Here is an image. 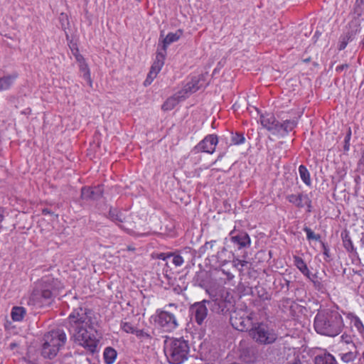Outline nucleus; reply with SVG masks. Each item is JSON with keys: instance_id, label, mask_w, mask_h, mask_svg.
<instances>
[{"instance_id": "f257e3e1", "label": "nucleus", "mask_w": 364, "mask_h": 364, "mask_svg": "<svg viewBox=\"0 0 364 364\" xmlns=\"http://www.w3.org/2000/svg\"><path fill=\"white\" fill-rule=\"evenodd\" d=\"M69 331L75 343L92 354L97 352L99 339L96 336L98 321L94 311L79 307L73 310L68 318Z\"/></svg>"}, {"instance_id": "f03ea898", "label": "nucleus", "mask_w": 364, "mask_h": 364, "mask_svg": "<svg viewBox=\"0 0 364 364\" xmlns=\"http://www.w3.org/2000/svg\"><path fill=\"white\" fill-rule=\"evenodd\" d=\"M63 288L60 280L52 275H45L34 283L30 296L26 299V304L37 307L50 306Z\"/></svg>"}, {"instance_id": "7ed1b4c3", "label": "nucleus", "mask_w": 364, "mask_h": 364, "mask_svg": "<svg viewBox=\"0 0 364 364\" xmlns=\"http://www.w3.org/2000/svg\"><path fill=\"white\" fill-rule=\"evenodd\" d=\"M343 326V318L337 311L321 310L317 313L314 318L315 331L327 336L334 337L338 335Z\"/></svg>"}, {"instance_id": "20e7f679", "label": "nucleus", "mask_w": 364, "mask_h": 364, "mask_svg": "<svg viewBox=\"0 0 364 364\" xmlns=\"http://www.w3.org/2000/svg\"><path fill=\"white\" fill-rule=\"evenodd\" d=\"M188 341L181 338H166L164 341V353L171 364H181L188 358Z\"/></svg>"}, {"instance_id": "39448f33", "label": "nucleus", "mask_w": 364, "mask_h": 364, "mask_svg": "<svg viewBox=\"0 0 364 364\" xmlns=\"http://www.w3.org/2000/svg\"><path fill=\"white\" fill-rule=\"evenodd\" d=\"M66 341V334L63 330L55 329L46 333L43 338L41 355L45 358H54L64 347Z\"/></svg>"}, {"instance_id": "423d86ee", "label": "nucleus", "mask_w": 364, "mask_h": 364, "mask_svg": "<svg viewBox=\"0 0 364 364\" xmlns=\"http://www.w3.org/2000/svg\"><path fill=\"white\" fill-rule=\"evenodd\" d=\"M154 322L166 332H171L178 326V322L174 314L167 310H156Z\"/></svg>"}, {"instance_id": "0eeeda50", "label": "nucleus", "mask_w": 364, "mask_h": 364, "mask_svg": "<svg viewBox=\"0 0 364 364\" xmlns=\"http://www.w3.org/2000/svg\"><path fill=\"white\" fill-rule=\"evenodd\" d=\"M250 335L256 342L260 344L273 343L277 338V335L272 328L264 323H259L250 331Z\"/></svg>"}, {"instance_id": "6e6552de", "label": "nucleus", "mask_w": 364, "mask_h": 364, "mask_svg": "<svg viewBox=\"0 0 364 364\" xmlns=\"http://www.w3.org/2000/svg\"><path fill=\"white\" fill-rule=\"evenodd\" d=\"M232 327L238 331H247L252 324L251 317L243 310L234 311L230 318Z\"/></svg>"}, {"instance_id": "1a4fd4ad", "label": "nucleus", "mask_w": 364, "mask_h": 364, "mask_svg": "<svg viewBox=\"0 0 364 364\" xmlns=\"http://www.w3.org/2000/svg\"><path fill=\"white\" fill-rule=\"evenodd\" d=\"M206 304V299H204L201 301L194 303L189 308L191 318L199 326L203 324L208 316Z\"/></svg>"}, {"instance_id": "9d476101", "label": "nucleus", "mask_w": 364, "mask_h": 364, "mask_svg": "<svg viewBox=\"0 0 364 364\" xmlns=\"http://www.w3.org/2000/svg\"><path fill=\"white\" fill-rule=\"evenodd\" d=\"M210 295V299L206 302L209 305L210 309L217 314L225 313L229 310L230 302L223 299V296L218 295L216 293L207 290Z\"/></svg>"}, {"instance_id": "9b49d317", "label": "nucleus", "mask_w": 364, "mask_h": 364, "mask_svg": "<svg viewBox=\"0 0 364 364\" xmlns=\"http://www.w3.org/2000/svg\"><path fill=\"white\" fill-rule=\"evenodd\" d=\"M229 235L231 243L238 250L249 248L251 245L250 237L245 231H236L234 229Z\"/></svg>"}, {"instance_id": "f8f14e48", "label": "nucleus", "mask_w": 364, "mask_h": 364, "mask_svg": "<svg viewBox=\"0 0 364 364\" xmlns=\"http://www.w3.org/2000/svg\"><path fill=\"white\" fill-rule=\"evenodd\" d=\"M218 143V139L215 134L207 135L200 141L193 149L195 154L200 152H206L213 154L215 151V146Z\"/></svg>"}, {"instance_id": "ddd939ff", "label": "nucleus", "mask_w": 364, "mask_h": 364, "mask_svg": "<svg viewBox=\"0 0 364 364\" xmlns=\"http://www.w3.org/2000/svg\"><path fill=\"white\" fill-rule=\"evenodd\" d=\"M165 60V54L163 53H157L156 55V59L151 67L150 71L149 72L146 80L144 82V86H148L151 85L153 80L157 76V74L161 70L164 64Z\"/></svg>"}, {"instance_id": "4468645a", "label": "nucleus", "mask_w": 364, "mask_h": 364, "mask_svg": "<svg viewBox=\"0 0 364 364\" xmlns=\"http://www.w3.org/2000/svg\"><path fill=\"white\" fill-rule=\"evenodd\" d=\"M287 200L299 208L307 207V212H311V200L307 194L303 193L299 194H289L287 196Z\"/></svg>"}, {"instance_id": "2eb2a0df", "label": "nucleus", "mask_w": 364, "mask_h": 364, "mask_svg": "<svg viewBox=\"0 0 364 364\" xmlns=\"http://www.w3.org/2000/svg\"><path fill=\"white\" fill-rule=\"evenodd\" d=\"M260 122L263 127L272 132V134H275L278 132L279 121L276 119L272 114L266 113L261 114Z\"/></svg>"}, {"instance_id": "dca6fc26", "label": "nucleus", "mask_w": 364, "mask_h": 364, "mask_svg": "<svg viewBox=\"0 0 364 364\" xmlns=\"http://www.w3.org/2000/svg\"><path fill=\"white\" fill-rule=\"evenodd\" d=\"M103 193L102 187L100 186L95 188L84 187L81 190V197L84 200H97Z\"/></svg>"}, {"instance_id": "f3484780", "label": "nucleus", "mask_w": 364, "mask_h": 364, "mask_svg": "<svg viewBox=\"0 0 364 364\" xmlns=\"http://www.w3.org/2000/svg\"><path fill=\"white\" fill-rule=\"evenodd\" d=\"M108 218L112 221L114 222L121 228L128 231L129 233H132L129 228H127L124 225H120L121 223L126 222V218L121 210L117 208H111L109 211Z\"/></svg>"}, {"instance_id": "a211bd4d", "label": "nucleus", "mask_w": 364, "mask_h": 364, "mask_svg": "<svg viewBox=\"0 0 364 364\" xmlns=\"http://www.w3.org/2000/svg\"><path fill=\"white\" fill-rule=\"evenodd\" d=\"M202 87V84L200 83V80L197 77H194L191 79V80L187 82L182 90L179 92V94L184 95L186 97L192 93L196 92Z\"/></svg>"}, {"instance_id": "6ab92c4d", "label": "nucleus", "mask_w": 364, "mask_h": 364, "mask_svg": "<svg viewBox=\"0 0 364 364\" xmlns=\"http://www.w3.org/2000/svg\"><path fill=\"white\" fill-rule=\"evenodd\" d=\"M314 362V364H338L336 358L326 350L317 354Z\"/></svg>"}, {"instance_id": "aec40b11", "label": "nucleus", "mask_w": 364, "mask_h": 364, "mask_svg": "<svg viewBox=\"0 0 364 364\" xmlns=\"http://www.w3.org/2000/svg\"><path fill=\"white\" fill-rule=\"evenodd\" d=\"M182 35L183 31L181 29L177 30L175 33H168L163 40L162 51H159L158 53H163L166 55V48L172 43L178 41Z\"/></svg>"}, {"instance_id": "412c9836", "label": "nucleus", "mask_w": 364, "mask_h": 364, "mask_svg": "<svg viewBox=\"0 0 364 364\" xmlns=\"http://www.w3.org/2000/svg\"><path fill=\"white\" fill-rule=\"evenodd\" d=\"M348 351L346 353H339L341 360L346 363L353 362L358 355V351L355 344H351V346L348 347Z\"/></svg>"}, {"instance_id": "4be33fe9", "label": "nucleus", "mask_w": 364, "mask_h": 364, "mask_svg": "<svg viewBox=\"0 0 364 364\" xmlns=\"http://www.w3.org/2000/svg\"><path fill=\"white\" fill-rule=\"evenodd\" d=\"M185 98L186 96L184 95H181L178 92V94L168 97L162 105L161 108L164 111L171 110L178 104L181 99Z\"/></svg>"}, {"instance_id": "5701e85b", "label": "nucleus", "mask_w": 364, "mask_h": 364, "mask_svg": "<svg viewBox=\"0 0 364 364\" xmlns=\"http://www.w3.org/2000/svg\"><path fill=\"white\" fill-rule=\"evenodd\" d=\"M297 124V122L294 119L285 120L283 123L279 122L278 132L277 134L284 135L292 131Z\"/></svg>"}, {"instance_id": "b1692460", "label": "nucleus", "mask_w": 364, "mask_h": 364, "mask_svg": "<svg viewBox=\"0 0 364 364\" xmlns=\"http://www.w3.org/2000/svg\"><path fill=\"white\" fill-rule=\"evenodd\" d=\"M360 31V22L359 19H353L349 23V28L346 35L348 40L353 41L355 36Z\"/></svg>"}, {"instance_id": "393cba45", "label": "nucleus", "mask_w": 364, "mask_h": 364, "mask_svg": "<svg viewBox=\"0 0 364 364\" xmlns=\"http://www.w3.org/2000/svg\"><path fill=\"white\" fill-rule=\"evenodd\" d=\"M17 77V73H13L0 77V91L9 90L13 85Z\"/></svg>"}, {"instance_id": "a878e982", "label": "nucleus", "mask_w": 364, "mask_h": 364, "mask_svg": "<svg viewBox=\"0 0 364 364\" xmlns=\"http://www.w3.org/2000/svg\"><path fill=\"white\" fill-rule=\"evenodd\" d=\"M26 314V310L23 306H14L11 309V316L14 321H21Z\"/></svg>"}, {"instance_id": "bb28decb", "label": "nucleus", "mask_w": 364, "mask_h": 364, "mask_svg": "<svg viewBox=\"0 0 364 364\" xmlns=\"http://www.w3.org/2000/svg\"><path fill=\"white\" fill-rule=\"evenodd\" d=\"M117 351L112 347L105 348L103 353L104 360L106 364H112L116 360Z\"/></svg>"}, {"instance_id": "cd10ccee", "label": "nucleus", "mask_w": 364, "mask_h": 364, "mask_svg": "<svg viewBox=\"0 0 364 364\" xmlns=\"http://www.w3.org/2000/svg\"><path fill=\"white\" fill-rule=\"evenodd\" d=\"M294 263L295 266L299 269V271L305 276H309V268L304 261V259L299 256H294Z\"/></svg>"}, {"instance_id": "c85d7f7f", "label": "nucleus", "mask_w": 364, "mask_h": 364, "mask_svg": "<svg viewBox=\"0 0 364 364\" xmlns=\"http://www.w3.org/2000/svg\"><path fill=\"white\" fill-rule=\"evenodd\" d=\"M206 275L207 273L204 271L197 272L193 278V285L203 287L205 284Z\"/></svg>"}, {"instance_id": "c756f323", "label": "nucleus", "mask_w": 364, "mask_h": 364, "mask_svg": "<svg viewBox=\"0 0 364 364\" xmlns=\"http://www.w3.org/2000/svg\"><path fill=\"white\" fill-rule=\"evenodd\" d=\"M299 173L301 179L306 186H311V181L310 173L306 167L304 165H300L299 166Z\"/></svg>"}, {"instance_id": "7c9ffc66", "label": "nucleus", "mask_w": 364, "mask_h": 364, "mask_svg": "<svg viewBox=\"0 0 364 364\" xmlns=\"http://www.w3.org/2000/svg\"><path fill=\"white\" fill-rule=\"evenodd\" d=\"M80 70L83 73V78L87 82L90 86H92V82L90 77V70L84 62H80Z\"/></svg>"}, {"instance_id": "2f4dec72", "label": "nucleus", "mask_w": 364, "mask_h": 364, "mask_svg": "<svg viewBox=\"0 0 364 364\" xmlns=\"http://www.w3.org/2000/svg\"><path fill=\"white\" fill-rule=\"evenodd\" d=\"M141 341L150 342L152 339L151 335L144 330L136 329L134 333Z\"/></svg>"}, {"instance_id": "473e14b6", "label": "nucleus", "mask_w": 364, "mask_h": 364, "mask_svg": "<svg viewBox=\"0 0 364 364\" xmlns=\"http://www.w3.org/2000/svg\"><path fill=\"white\" fill-rule=\"evenodd\" d=\"M231 141L232 144L235 145L242 144L245 141V138L242 133L236 132L235 134H232Z\"/></svg>"}, {"instance_id": "72a5a7b5", "label": "nucleus", "mask_w": 364, "mask_h": 364, "mask_svg": "<svg viewBox=\"0 0 364 364\" xmlns=\"http://www.w3.org/2000/svg\"><path fill=\"white\" fill-rule=\"evenodd\" d=\"M120 327L124 332L132 334L134 333L136 329L131 323L127 321H122Z\"/></svg>"}, {"instance_id": "f704fd0d", "label": "nucleus", "mask_w": 364, "mask_h": 364, "mask_svg": "<svg viewBox=\"0 0 364 364\" xmlns=\"http://www.w3.org/2000/svg\"><path fill=\"white\" fill-rule=\"evenodd\" d=\"M353 326L357 328L359 333H362L364 331V326L358 316H353L351 320Z\"/></svg>"}, {"instance_id": "c9c22d12", "label": "nucleus", "mask_w": 364, "mask_h": 364, "mask_svg": "<svg viewBox=\"0 0 364 364\" xmlns=\"http://www.w3.org/2000/svg\"><path fill=\"white\" fill-rule=\"evenodd\" d=\"M304 230L305 231V232L306 233V237L309 240H319L320 238H321V236L320 235H316L312 230L311 229H310L308 227H304Z\"/></svg>"}, {"instance_id": "e433bc0d", "label": "nucleus", "mask_w": 364, "mask_h": 364, "mask_svg": "<svg viewBox=\"0 0 364 364\" xmlns=\"http://www.w3.org/2000/svg\"><path fill=\"white\" fill-rule=\"evenodd\" d=\"M232 263L235 267L237 268V269L240 272H242L243 267L246 266L248 262L244 259L241 260L239 259L238 258H234L232 260Z\"/></svg>"}, {"instance_id": "4c0bfd02", "label": "nucleus", "mask_w": 364, "mask_h": 364, "mask_svg": "<svg viewBox=\"0 0 364 364\" xmlns=\"http://www.w3.org/2000/svg\"><path fill=\"white\" fill-rule=\"evenodd\" d=\"M351 129L350 127L348 128L345 139H344V146L343 149L345 151H348L350 149V140L351 138Z\"/></svg>"}, {"instance_id": "58836bf2", "label": "nucleus", "mask_w": 364, "mask_h": 364, "mask_svg": "<svg viewBox=\"0 0 364 364\" xmlns=\"http://www.w3.org/2000/svg\"><path fill=\"white\" fill-rule=\"evenodd\" d=\"M351 41L350 40H348L347 36L345 34L342 36H341L338 43V49L340 50H343L346 46L348 45V42Z\"/></svg>"}, {"instance_id": "ea45409f", "label": "nucleus", "mask_w": 364, "mask_h": 364, "mask_svg": "<svg viewBox=\"0 0 364 364\" xmlns=\"http://www.w3.org/2000/svg\"><path fill=\"white\" fill-rule=\"evenodd\" d=\"M343 243H344L345 248L348 251H349V252L353 251L354 247H353V242H352L350 238L348 235H346L345 239H343Z\"/></svg>"}, {"instance_id": "a19ab883", "label": "nucleus", "mask_w": 364, "mask_h": 364, "mask_svg": "<svg viewBox=\"0 0 364 364\" xmlns=\"http://www.w3.org/2000/svg\"><path fill=\"white\" fill-rule=\"evenodd\" d=\"M171 257H173L172 262L175 264V266L180 267L183 264L184 261L181 255L173 254V256Z\"/></svg>"}, {"instance_id": "79ce46f5", "label": "nucleus", "mask_w": 364, "mask_h": 364, "mask_svg": "<svg viewBox=\"0 0 364 364\" xmlns=\"http://www.w3.org/2000/svg\"><path fill=\"white\" fill-rule=\"evenodd\" d=\"M341 343H345L346 345H350L353 344L351 341V338L350 336L348 335H342L341 336Z\"/></svg>"}, {"instance_id": "37998d69", "label": "nucleus", "mask_w": 364, "mask_h": 364, "mask_svg": "<svg viewBox=\"0 0 364 364\" xmlns=\"http://www.w3.org/2000/svg\"><path fill=\"white\" fill-rule=\"evenodd\" d=\"M215 242H216V240H211L210 242H206L203 247L205 250H207L209 249L212 250Z\"/></svg>"}, {"instance_id": "c03bdc74", "label": "nucleus", "mask_w": 364, "mask_h": 364, "mask_svg": "<svg viewBox=\"0 0 364 364\" xmlns=\"http://www.w3.org/2000/svg\"><path fill=\"white\" fill-rule=\"evenodd\" d=\"M348 68H349V65L348 64H347V63L342 64V65H338L336 68V71L337 73H341L343 70H346Z\"/></svg>"}, {"instance_id": "a18cd8bd", "label": "nucleus", "mask_w": 364, "mask_h": 364, "mask_svg": "<svg viewBox=\"0 0 364 364\" xmlns=\"http://www.w3.org/2000/svg\"><path fill=\"white\" fill-rule=\"evenodd\" d=\"M171 256H173V253H160L158 255V258L159 259H162V260L165 261L168 258L171 257Z\"/></svg>"}, {"instance_id": "49530a36", "label": "nucleus", "mask_w": 364, "mask_h": 364, "mask_svg": "<svg viewBox=\"0 0 364 364\" xmlns=\"http://www.w3.org/2000/svg\"><path fill=\"white\" fill-rule=\"evenodd\" d=\"M283 282L284 283L282 284V288L284 289V287H286L287 290H289L290 282L286 279H284Z\"/></svg>"}, {"instance_id": "de8ad7c7", "label": "nucleus", "mask_w": 364, "mask_h": 364, "mask_svg": "<svg viewBox=\"0 0 364 364\" xmlns=\"http://www.w3.org/2000/svg\"><path fill=\"white\" fill-rule=\"evenodd\" d=\"M288 364H304L299 358H295L293 360L288 363Z\"/></svg>"}, {"instance_id": "09e8293b", "label": "nucleus", "mask_w": 364, "mask_h": 364, "mask_svg": "<svg viewBox=\"0 0 364 364\" xmlns=\"http://www.w3.org/2000/svg\"><path fill=\"white\" fill-rule=\"evenodd\" d=\"M322 246H323V254L326 256L329 257V249H328V247L324 243H322Z\"/></svg>"}, {"instance_id": "8fccbe9b", "label": "nucleus", "mask_w": 364, "mask_h": 364, "mask_svg": "<svg viewBox=\"0 0 364 364\" xmlns=\"http://www.w3.org/2000/svg\"><path fill=\"white\" fill-rule=\"evenodd\" d=\"M360 164L364 166V151L362 152V156L360 159Z\"/></svg>"}, {"instance_id": "3c124183", "label": "nucleus", "mask_w": 364, "mask_h": 364, "mask_svg": "<svg viewBox=\"0 0 364 364\" xmlns=\"http://www.w3.org/2000/svg\"><path fill=\"white\" fill-rule=\"evenodd\" d=\"M360 243L363 246H364V235L360 239Z\"/></svg>"}, {"instance_id": "603ef678", "label": "nucleus", "mask_w": 364, "mask_h": 364, "mask_svg": "<svg viewBox=\"0 0 364 364\" xmlns=\"http://www.w3.org/2000/svg\"><path fill=\"white\" fill-rule=\"evenodd\" d=\"M76 58H77V60L78 61H80L81 60H83V58H82V57L81 55H77V56L76 57Z\"/></svg>"}, {"instance_id": "864d4df0", "label": "nucleus", "mask_w": 364, "mask_h": 364, "mask_svg": "<svg viewBox=\"0 0 364 364\" xmlns=\"http://www.w3.org/2000/svg\"><path fill=\"white\" fill-rule=\"evenodd\" d=\"M168 306L170 307L174 306L175 308H176V305L175 304H169Z\"/></svg>"}, {"instance_id": "5fc2aeb1", "label": "nucleus", "mask_w": 364, "mask_h": 364, "mask_svg": "<svg viewBox=\"0 0 364 364\" xmlns=\"http://www.w3.org/2000/svg\"><path fill=\"white\" fill-rule=\"evenodd\" d=\"M43 213H49L50 212L47 209H44L43 210Z\"/></svg>"}, {"instance_id": "6e6d98bb", "label": "nucleus", "mask_w": 364, "mask_h": 364, "mask_svg": "<svg viewBox=\"0 0 364 364\" xmlns=\"http://www.w3.org/2000/svg\"><path fill=\"white\" fill-rule=\"evenodd\" d=\"M309 61H310V58H306V59L304 60V62H305V63H308Z\"/></svg>"}, {"instance_id": "4d7b16f0", "label": "nucleus", "mask_w": 364, "mask_h": 364, "mask_svg": "<svg viewBox=\"0 0 364 364\" xmlns=\"http://www.w3.org/2000/svg\"><path fill=\"white\" fill-rule=\"evenodd\" d=\"M358 1H359V0H356V2H358ZM363 1H364V0H360V3H363Z\"/></svg>"}, {"instance_id": "13d9d810", "label": "nucleus", "mask_w": 364, "mask_h": 364, "mask_svg": "<svg viewBox=\"0 0 364 364\" xmlns=\"http://www.w3.org/2000/svg\"><path fill=\"white\" fill-rule=\"evenodd\" d=\"M362 357H363V362H364V352L363 353Z\"/></svg>"}, {"instance_id": "bf43d9fd", "label": "nucleus", "mask_w": 364, "mask_h": 364, "mask_svg": "<svg viewBox=\"0 0 364 364\" xmlns=\"http://www.w3.org/2000/svg\"><path fill=\"white\" fill-rule=\"evenodd\" d=\"M148 235L147 233L141 234V235Z\"/></svg>"}, {"instance_id": "052dcab7", "label": "nucleus", "mask_w": 364, "mask_h": 364, "mask_svg": "<svg viewBox=\"0 0 364 364\" xmlns=\"http://www.w3.org/2000/svg\"><path fill=\"white\" fill-rule=\"evenodd\" d=\"M225 250H226L225 247H223V251H225Z\"/></svg>"}, {"instance_id": "680f3d73", "label": "nucleus", "mask_w": 364, "mask_h": 364, "mask_svg": "<svg viewBox=\"0 0 364 364\" xmlns=\"http://www.w3.org/2000/svg\"><path fill=\"white\" fill-rule=\"evenodd\" d=\"M14 345H15V344L11 343V346L12 347H14Z\"/></svg>"}, {"instance_id": "e2e57ef3", "label": "nucleus", "mask_w": 364, "mask_h": 364, "mask_svg": "<svg viewBox=\"0 0 364 364\" xmlns=\"http://www.w3.org/2000/svg\"><path fill=\"white\" fill-rule=\"evenodd\" d=\"M14 345H15V344L11 343V346L12 347H14Z\"/></svg>"}, {"instance_id": "0e129e2a", "label": "nucleus", "mask_w": 364, "mask_h": 364, "mask_svg": "<svg viewBox=\"0 0 364 364\" xmlns=\"http://www.w3.org/2000/svg\"><path fill=\"white\" fill-rule=\"evenodd\" d=\"M363 44H364V42H363Z\"/></svg>"}]
</instances>
